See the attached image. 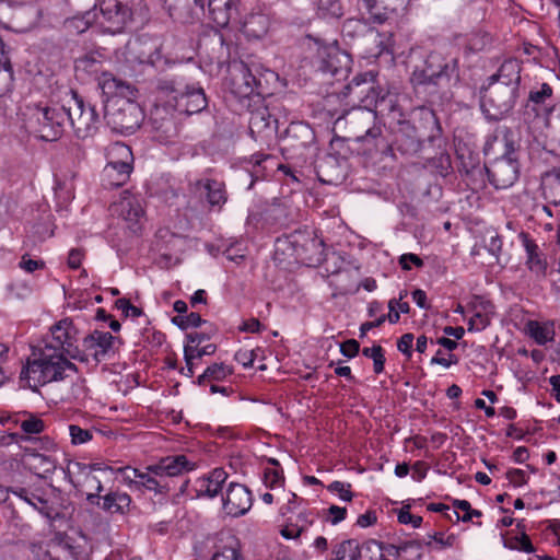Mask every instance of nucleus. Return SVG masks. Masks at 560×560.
<instances>
[{"label": "nucleus", "mask_w": 560, "mask_h": 560, "mask_svg": "<svg viewBox=\"0 0 560 560\" xmlns=\"http://www.w3.org/2000/svg\"><path fill=\"white\" fill-rule=\"evenodd\" d=\"M97 84L103 94L107 95L104 105V118L107 125L114 131L121 133L135 132L143 121V112L135 101L137 89L109 72H101Z\"/></svg>", "instance_id": "obj_1"}, {"label": "nucleus", "mask_w": 560, "mask_h": 560, "mask_svg": "<svg viewBox=\"0 0 560 560\" xmlns=\"http://www.w3.org/2000/svg\"><path fill=\"white\" fill-rule=\"evenodd\" d=\"M126 51L139 63L148 62L156 69L159 73L154 79V91L160 100H165L166 104L173 108V104L188 89L189 83L183 71L176 67V62L164 57L158 48L148 56H137V52H139L138 43L128 44Z\"/></svg>", "instance_id": "obj_2"}, {"label": "nucleus", "mask_w": 560, "mask_h": 560, "mask_svg": "<svg viewBox=\"0 0 560 560\" xmlns=\"http://www.w3.org/2000/svg\"><path fill=\"white\" fill-rule=\"evenodd\" d=\"M34 357L33 360H27L20 375L21 381L26 382L33 390L50 382L63 380L67 371H77L75 364L67 355L56 352L51 347L40 348L38 357L36 353Z\"/></svg>", "instance_id": "obj_3"}, {"label": "nucleus", "mask_w": 560, "mask_h": 560, "mask_svg": "<svg viewBox=\"0 0 560 560\" xmlns=\"http://www.w3.org/2000/svg\"><path fill=\"white\" fill-rule=\"evenodd\" d=\"M71 468L78 469V474L84 477V482L88 488L94 489L95 492L88 493V501L91 503H96L102 510L109 513H120L124 514L129 510L131 498L129 494L120 491H110L105 495H100L103 491V485L100 476L96 472L106 474L107 470H112V468H102L100 465H85L81 463H73L69 467V476L70 481L77 486L75 481L71 478L72 470Z\"/></svg>", "instance_id": "obj_4"}, {"label": "nucleus", "mask_w": 560, "mask_h": 560, "mask_svg": "<svg viewBox=\"0 0 560 560\" xmlns=\"http://www.w3.org/2000/svg\"><path fill=\"white\" fill-rule=\"evenodd\" d=\"M142 0H97L94 5L96 24L110 34L124 32L141 9Z\"/></svg>", "instance_id": "obj_5"}, {"label": "nucleus", "mask_w": 560, "mask_h": 560, "mask_svg": "<svg viewBox=\"0 0 560 560\" xmlns=\"http://www.w3.org/2000/svg\"><path fill=\"white\" fill-rule=\"evenodd\" d=\"M457 60L446 59L442 54L432 51L423 60L422 66L416 67L411 75L412 84L421 86H438L442 81H448L456 75Z\"/></svg>", "instance_id": "obj_6"}, {"label": "nucleus", "mask_w": 560, "mask_h": 560, "mask_svg": "<svg viewBox=\"0 0 560 560\" xmlns=\"http://www.w3.org/2000/svg\"><path fill=\"white\" fill-rule=\"evenodd\" d=\"M518 91L511 85L489 81L481 95V108L488 119L500 120L515 106Z\"/></svg>", "instance_id": "obj_7"}, {"label": "nucleus", "mask_w": 560, "mask_h": 560, "mask_svg": "<svg viewBox=\"0 0 560 560\" xmlns=\"http://www.w3.org/2000/svg\"><path fill=\"white\" fill-rule=\"evenodd\" d=\"M350 122L358 125L364 132L357 136V140L365 143L372 142L374 149L381 154V160L387 158L394 159V150L389 141L383 136V129L376 124L377 115L375 110L363 107L350 114Z\"/></svg>", "instance_id": "obj_8"}, {"label": "nucleus", "mask_w": 560, "mask_h": 560, "mask_svg": "<svg viewBox=\"0 0 560 560\" xmlns=\"http://www.w3.org/2000/svg\"><path fill=\"white\" fill-rule=\"evenodd\" d=\"M78 334V329L71 319H61L51 327L50 339L45 341L44 347H51L56 352L74 360L88 361V354H84L77 346Z\"/></svg>", "instance_id": "obj_9"}, {"label": "nucleus", "mask_w": 560, "mask_h": 560, "mask_svg": "<svg viewBox=\"0 0 560 560\" xmlns=\"http://www.w3.org/2000/svg\"><path fill=\"white\" fill-rule=\"evenodd\" d=\"M233 69V92L240 97H249L252 94L261 95L265 92L262 84L264 73L256 63L247 65L235 62Z\"/></svg>", "instance_id": "obj_10"}, {"label": "nucleus", "mask_w": 560, "mask_h": 560, "mask_svg": "<svg viewBox=\"0 0 560 560\" xmlns=\"http://www.w3.org/2000/svg\"><path fill=\"white\" fill-rule=\"evenodd\" d=\"M107 156L108 162L103 171L104 179H107L110 186H121L131 172L132 152L128 145L116 142L109 148Z\"/></svg>", "instance_id": "obj_11"}, {"label": "nucleus", "mask_w": 560, "mask_h": 560, "mask_svg": "<svg viewBox=\"0 0 560 560\" xmlns=\"http://www.w3.org/2000/svg\"><path fill=\"white\" fill-rule=\"evenodd\" d=\"M37 128L36 132L42 140L56 141L63 131L67 122L66 109L60 107H42L35 113Z\"/></svg>", "instance_id": "obj_12"}, {"label": "nucleus", "mask_w": 560, "mask_h": 560, "mask_svg": "<svg viewBox=\"0 0 560 560\" xmlns=\"http://www.w3.org/2000/svg\"><path fill=\"white\" fill-rule=\"evenodd\" d=\"M490 184L497 189H506L514 185L520 174L518 160L495 159L486 166Z\"/></svg>", "instance_id": "obj_13"}, {"label": "nucleus", "mask_w": 560, "mask_h": 560, "mask_svg": "<svg viewBox=\"0 0 560 560\" xmlns=\"http://www.w3.org/2000/svg\"><path fill=\"white\" fill-rule=\"evenodd\" d=\"M119 340L108 331L95 329L83 338V353L92 355L96 362L115 354Z\"/></svg>", "instance_id": "obj_14"}, {"label": "nucleus", "mask_w": 560, "mask_h": 560, "mask_svg": "<svg viewBox=\"0 0 560 560\" xmlns=\"http://www.w3.org/2000/svg\"><path fill=\"white\" fill-rule=\"evenodd\" d=\"M12 492L48 520H55L59 514L51 500L52 490L18 487Z\"/></svg>", "instance_id": "obj_15"}, {"label": "nucleus", "mask_w": 560, "mask_h": 560, "mask_svg": "<svg viewBox=\"0 0 560 560\" xmlns=\"http://www.w3.org/2000/svg\"><path fill=\"white\" fill-rule=\"evenodd\" d=\"M318 68L332 75L347 72L350 68V56L341 50L338 45L330 44L320 46L317 51Z\"/></svg>", "instance_id": "obj_16"}, {"label": "nucleus", "mask_w": 560, "mask_h": 560, "mask_svg": "<svg viewBox=\"0 0 560 560\" xmlns=\"http://www.w3.org/2000/svg\"><path fill=\"white\" fill-rule=\"evenodd\" d=\"M173 110L174 109L166 104V106L155 105L150 113L149 125L151 126V130L155 132L156 140L160 142H168L177 135Z\"/></svg>", "instance_id": "obj_17"}, {"label": "nucleus", "mask_w": 560, "mask_h": 560, "mask_svg": "<svg viewBox=\"0 0 560 560\" xmlns=\"http://www.w3.org/2000/svg\"><path fill=\"white\" fill-rule=\"evenodd\" d=\"M412 0H359L360 5L369 13L373 23L383 24L392 13H404Z\"/></svg>", "instance_id": "obj_18"}, {"label": "nucleus", "mask_w": 560, "mask_h": 560, "mask_svg": "<svg viewBox=\"0 0 560 560\" xmlns=\"http://www.w3.org/2000/svg\"><path fill=\"white\" fill-rule=\"evenodd\" d=\"M223 510L228 515L237 517L248 512L253 504L252 492L237 482H231L222 497Z\"/></svg>", "instance_id": "obj_19"}, {"label": "nucleus", "mask_w": 560, "mask_h": 560, "mask_svg": "<svg viewBox=\"0 0 560 560\" xmlns=\"http://www.w3.org/2000/svg\"><path fill=\"white\" fill-rule=\"evenodd\" d=\"M113 210L126 222H128V228L133 233H138L141 230L140 221L144 211L141 200L138 197L125 192L119 201L114 205Z\"/></svg>", "instance_id": "obj_20"}, {"label": "nucleus", "mask_w": 560, "mask_h": 560, "mask_svg": "<svg viewBox=\"0 0 560 560\" xmlns=\"http://www.w3.org/2000/svg\"><path fill=\"white\" fill-rule=\"evenodd\" d=\"M195 468V464L189 462L185 455H174L162 458L158 464L148 466L153 475L164 478L176 477L183 472L190 471Z\"/></svg>", "instance_id": "obj_21"}, {"label": "nucleus", "mask_w": 560, "mask_h": 560, "mask_svg": "<svg viewBox=\"0 0 560 560\" xmlns=\"http://www.w3.org/2000/svg\"><path fill=\"white\" fill-rule=\"evenodd\" d=\"M207 105L208 101L203 89L188 83V89H186L179 100L173 104V109L192 115L203 110Z\"/></svg>", "instance_id": "obj_22"}, {"label": "nucleus", "mask_w": 560, "mask_h": 560, "mask_svg": "<svg viewBox=\"0 0 560 560\" xmlns=\"http://www.w3.org/2000/svg\"><path fill=\"white\" fill-rule=\"evenodd\" d=\"M228 479V474L222 468L213 469L209 475L198 478L195 481L196 497H217Z\"/></svg>", "instance_id": "obj_23"}, {"label": "nucleus", "mask_w": 560, "mask_h": 560, "mask_svg": "<svg viewBox=\"0 0 560 560\" xmlns=\"http://www.w3.org/2000/svg\"><path fill=\"white\" fill-rule=\"evenodd\" d=\"M238 0H208L210 19L220 27L226 26L238 15Z\"/></svg>", "instance_id": "obj_24"}, {"label": "nucleus", "mask_w": 560, "mask_h": 560, "mask_svg": "<svg viewBox=\"0 0 560 560\" xmlns=\"http://www.w3.org/2000/svg\"><path fill=\"white\" fill-rule=\"evenodd\" d=\"M23 463L33 474L40 478H48L56 469V462L48 455L35 451H26Z\"/></svg>", "instance_id": "obj_25"}, {"label": "nucleus", "mask_w": 560, "mask_h": 560, "mask_svg": "<svg viewBox=\"0 0 560 560\" xmlns=\"http://www.w3.org/2000/svg\"><path fill=\"white\" fill-rule=\"evenodd\" d=\"M521 61L515 58H510L502 62L497 73L489 78V81L498 82V84L511 85L516 88L518 91L521 83Z\"/></svg>", "instance_id": "obj_26"}, {"label": "nucleus", "mask_w": 560, "mask_h": 560, "mask_svg": "<svg viewBox=\"0 0 560 560\" xmlns=\"http://www.w3.org/2000/svg\"><path fill=\"white\" fill-rule=\"evenodd\" d=\"M163 2L170 16L182 23H186L192 18L195 7H199L201 10L205 8L203 0H163Z\"/></svg>", "instance_id": "obj_27"}, {"label": "nucleus", "mask_w": 560, "mask_h": 560, "mask_svg": "<svg viewBox=\"0 0 560 560\" xmlns=\"http://www.w3.org/2000/svg\"><path fill=\"white\" fill-rule=\"evenodd\" d=\"M196 188L201 195L206 196L211 207L219 209L226 202L228 196L223 183L215 179H200L196 182Z\"/></svg>", "instance_id": "obj_28"}, {"label": "nucleus", "mask_w": 560, "mask_h": 560, "mask_svg": "<svg viewBox=\"0 0 560 560\" xmlns=\"http://www.w3.org/2000/svg\"><path fill=\"white\" fill-rule=\"evenodd\" d=\"M100 125V117L95 107L88 103L82 116L77 117L73 127L74 133L80 139H86L96 133Z\"/></svg>", "instance_id": "obj_29"}, {"label": "nucleus", "mask_w": 560, "mask_h": 560, "mask_svg": "<svg viewBox=\"0 0 560 560\" xmlns=\"http://www.w3.org/2000/svg\"><path fill=\"white\" fill-rule=\"evenodd\" d=\"M397 150L405 155H413L422 148V142L416 128L410 125L402 126L396 136Z\"/></svg>", "instance_id": "obj_30"}, {"label": "nucleus", "mask_w": 560, "mask_h": 560, "mask_svg": "<svg viewBox=\"0 0 560 560\" xmlns=\"http://www.w3.org/2000/svg\"><path fill=\"white\" fill-rule=\"evenodd\" d=\"M523 245L527 254L526 265L528 269L537 277H545L547 271V261L538 252L537 244L528 236V234H521Z\"/></svg>", "instance_id": "obj_31"}, {"label": "nucleus", "mask_w": 560, "mask_h": 560, "mask_svg": "<svg viewBox=\"0 0 560 560\" xmlns=\"http://www.w3.org/2000/svg\"><path fill=\"white\" fill-rule=\"evenodd\" d=\"M44 560H75L78 551L67 536L58 534L49 544Z\"/></svg>", "instance_id": "obj_32"}, {"label": "nucleus", "mask_w": 560, "mask_h": 560, "mask_svg": "<svg viewBox=\"0 0 560 560\" xmlns=\"http://www.w3.org/2000/svg\"><path fill=\"white\" fill-rule=\"evenodd\" d=\"M104 59L103 51L98 49L88 51L74 60L75 72L97 75L102 71Z\"/></svg>", "instance_id": "obj_33"}, {"label": "nucleus", "mask_w": 560, "mask_h": 560, "mask_svg": "<svg viewBox=\"0 0 560 560\" xmlns=\"http://www.w3.org/2000/svg\"><path fill=\"white\" fill-rule=\"evenodd\" d=\"M289 242L292 245H296L295 248L296 255L301 258L303 257V254L315 250L317 254L323 253L324 242L322 240H318L316 237H312L310 234L302 235L299 234H292L289 236Z\"/></svg>", "instance_id": "obj_34"}, {"label": "nucleus", "mask_w": 560, "mask_h": 560, "mask_svg": "<svg viewBox=\"0 0 560 560\" xmlns=\"http://www.w3.org/2000/svg\"><path fill=\"white\" fill-rule=\"evenodd\" d=\"M244 33L252 38L264 37L269 28V19L261 13H255L247 18L244 25Z\"/></svg>", "instance_id": "obj_35"}, {"label": "nucleus", "mask_w": 560, "mask_h": 560, "mask_svg": "<svg viewBox=\"0 0 560 560\" xmlns=\"http://www.w3.org/2000/svg\"><path fill=\"white\" fill-rule=\"evenodd\" d=\"M94 23H96V12L91 10L83 14L66 19L63 26L71 34H81Z\"/></svg>", "instance_id": "obj_36"}, {"label": "nucleus", "mask_w": 560, "mask_h": 560, "mask_svg": "<svg viewBox=\"0 0 560 560\" xmlns=\"http://www.w3.org/2000/svg\"><path fill=\"white\" fill-rule=\"evenodd\" d=\"M138 483V490L145 489L160 494L167 493L174 488L168 480H164V478L153 475L150 470L140 476Z\"/></svg>", "instance_id": "obj_37"}, {"label": "nucleus", "mask_w": 560, "mask_h": 560, "mask_svg": "<svg viewBox=\"0 0 560 560\" xmlns=\"http://www.w3.org/2000/svg\"><path fill=\"white\" fill-rule=\"evenodd\" d=\"M233 370L224 363H213L208 366L205 372L198 376L196 383L199 386L207 385L208 383L219 382L231 375Z\"/></svg>", "instance_id": "obj_38"}, {"label": "nucleus", "mask_w": 560, "mask_h": 560, "mask_svg": "<svg viewBox=\"0 0 560 560\" xmlns=\"http://www.w3.org/2000/svg\"><path fill=\"white\" fill-rule=\"evenodd\" d=\"M88 104L84 100L75 92L70 91V97L60 108L66 109L67 122L73 128L75 125L77 117L82 116V113L86 108Z\"/></svg>", "instance_id": "obj_39"}, {"label": "nucleus", "mask_w": 560, "mask_h": 560, "mask_svg": "<svg viewBox=\"0 0 560 560\" xmlns=\"http://www.w3.org/2000/svg\"><path fill=\"white\" fill-rule=\"evenodd\" d=\"M331 560H359L360 545L355 539H347L336 545L332 549Z\"/></svg>", "instance_id": "obj_40"}, {"label": "nucleus", "mask_w": 560, "mask_h": 560, "mask_svg": "<svg viewBox=\"0 0 560 560\" xmlns=\"http://www.w3.org/2000/svg\"><path fill=\"white\" fill-rule=\"evenodd\" d=\"M316 10L323 19H339L343 15L341 0H316Z\"/></svg>", "instance_id": "obj_41"}, {"label": "nucleus", "mask_w": 560, "mask_h": 560, "mask_svg": "<svg viewBox=\"0 0 560 560\" xmlns=\"http://www.w3.org/2000/svg\"><path fill=\"white\" fill-rule=\"evenodd\" d=\"M359 560H389L385 558L382 542L369 539L360 546Z\"/></svg>", "instance_id": "obj_42"}, {"label": "nucleus", "mask_w": 560, "mask_h": 560, "mask_svg": "<svg viewBox=\"0 0 560 560\" xmlns=\"http://www.w3.org/2000/svg\"><path fill=\"white\" fill-rule=\"evenodd\" d=\"M501 133V138L499 137V135L494 136V141L501 143L503 145V152L501 154V156H499L498 159H512V160H518L517 159V154H516V151H517V145L515 143V141L512 139V133L511 131L508 129V128H504L503 130L500 131Z\"/></svg>", "instance_id": "obj_43"}, {"label": "nucleus", "mask_w": 560, "mask_h": 560, "mask_svg": "<svg viewBox=\"0 0 560 560\" xmlns=\"http://www.w3.org/2000/svg\"><path fill=\"white\" fill-rule=\"evenodd\" d=\"M311 523L312 521L307 518L306 514L300 513L298 516V522L295 524H287L281 529V535L287 539L298 538Z\"/></svg>", "instance_id": "obj_44"}, {"label": "nucleus", "mask_w": 560, "mask_h": 560, "mask_svg": "<svg viewBox=\"0 0 560 560\" xmlns=\"http://www.w3.org/2000/svg\"><path fill=\"white\" fill-rule=\"evenodd\" d=\"M382 548L384 549L385 558L392 557L394 559H398L401 552H406L408 549H416L418 551L417 557H420L419 551L421 550V544L417 540L406 541L399 546L393 544H383Z\"/></svg>", "instance_id": "obj_45"}, {"label": "nucleus", "mask_w": 560, "mask_h": 560, "mask_svg": "<svg viewBox=\"0 0 560 560\" xmlns=\"http://www.w3.org/2000/svg\"><path fill=\"white\" fill-rule=\"evenodd\" d=\"M211 560H243L237 540L232 538L229 545L219 548L213 553Z\"/></svg>", "instance_id": "obj_46"}, {"label": "nucleus", "mask_w": 560, "mask_h": 560, "mask_svg": "<svg viewBox=\"0 0 560 560\" xmlns=\"http://www.w3.org/2000/svg\"><path fill=\"white\" fill-rule=\"evenodd\" d=\"M362 354L373 360L374 373L380 374L384 371L385 355L384 350L380 345H375L371 348H363Z\"/></svg>", "instance_id": "obj_47"}, {"label": "nucleus", "mask_w": 560, "mask_h": 560, "mask_svg": "<svg viewBox=\"0 0 560 560\" xmlns=\"http://www.w3.org/2000/svg\"><path fill=\"white\" fill-rule=\"evenodd\" d=\"M172 323L178 326L180 329L186 330L188 328H196L205 324L206 320L201 318L198 313H189L177 315L172 318Z\"/></svg>", "instance_id": "obj_48"}, {"label": "nucleus", "mask_w": 560, "mask_h": 560, "mask_svg": "<svg viewBox=\"0 0 560 560\" xmlns=\"http://www.w3.org/2000/svg\"><path fill=\"white\" fill-rule=\"evenodd\" d=\"M20 427L28 440L31 439L30 435L39 434L44 432L46 428L45 422L40 418L33 415H30L25 420H23Z\"/></svg>", "instance_id": "obj_49"}, {"label": "nucleus", "mask_w": 560, "mask_h": 560, "mask_svg": "<svg viewBox=\"0 0 560 560\" xmlns=\"http://www.w3.org/2000/svg\"><path fill=\"white\" fill-rule=\"evenodd\" d=\"M529 331L530 336L540 346H544L553 339V331L545 326H541L537 322H532L529 324Z\"/></svg>", "instance_id": "obj_50"}, {"label": "nucleus", "mask_w": 560, "mask_h": 560, "mask_svg": "<svg viewBox=\"0 0 560 560\" xmlns=\"http://www.w3.org/2000/svg\"><path fill=\"white\" fill-rule=\"evenodd\" d=\"M270 126V115L266 110H257L252 114L249 119V129L252 132H258Z\"/></svg>", "instance_id": "obj_51"}, {"label": "nucleus", "mask_w": 560, "mask_h": 560, "mask_svg": "<svg viewBox=\"0 0 560 560\" xmlns=\"http://www.w3.org/2000/svg\"><path fill=\"white\" fill-rule=\"evenodd\" d=\"M69 434L71 438V443L73 445H80L89 442L93 438V433L89 429H82L77 424L69 425Z\"/></svg>", "instance_id": "obj_52"}, {"label": "nucleus", "mask_w": 560, "mask_h": 560, "mask_svg": "<svg viewBox=\"0 0 560 560\" xmlns=\"http://www.w3.org/2000/svg\"><path fill=\"white\" fill-rule=\"evenodd\" d=\"M504 546L510 549H517L527 553H532L535 550L529 540V537L524 533L521 537L515 536L510 540H505Z\"/></svg>", "instance_id": "obj_53"}, {"label": "nucleus", "mask_w": 560, "mask_h": 560, "mask_svg": "<svg viewBox=\"0 0 560 560\" xmlns=\"http://www.w3.org/2000/svg\"><path fill=\"white\" fill-rule=\"evenodd\" d=\"M288 133L290 137L300 136L303 139V141H302L303 147H306L314 139L313 130L307 125H303V124L292 125L289 128Z\"/></svg>", "instance_id": "obj_54"}, {"label": "nucleus", "mask_w": 560, "mask_h": 560, "mask_svg": "<svg viewBox=\"0 0 560 560\" xmlns=\"http://www.w3.org/2000/svg\"><path fill=\"white\" fill-rule=\"evenodd\" d=\"M118 471L124 476V481L129 486L130 489H139L138 480L140 479V476H142V471L129 466L118 468Z\"/></svg>", "instance_id": "obj_55"}, {"label": "nucleus", "mask_w": 560, "mask_h": 560, "mask_svg": "<svg viewBox=\"0 0 560 560\" xmlns=\"http://www.w3.org/2000/svg\"><path fill=\"white\" fill-rule=\"evenodd\" d=\"M284 478L281 469L266 468L264 474V481L266 487L273 489L282 485Z\"/></svg>", "instance_id": "obj_56"}, {"label": "nucleus", "mask_w": 560, "mask_h": 560, "mask_svg": "<svg viewBox=\"0 0 560 560\" xmlns=\"http://www.w3.org/2000/svg\"><path fill=\"white\" fill-rule=\"evenodd\" d=\"M115 306L120 310L126 317H139L142 314L141 308L132 305L130 301L126 298H121L116 300Z\"/></svg>", "instance_id": "obj_57"}, {"label": "nucleus", "mask_w": 560, "mask_h": 560, "mask_svg": "<svg viewBox=\"0 0 560 560\" xmlns=\"http://www.w3.org/2000/svg\"><path fill=\"white\" fill-rule=\"evenodd\" d=\"M552 95V88L548 83H542L540 90L530 91L529 101L535 104H545L546 100Z\"/></svg>", "instance_id": "obj_58"}, {"label": "nucleus", "mask_w": 560, "mask_h": 560, "mask_svg": "<svg viewBox=\"0 0 560 560\" xmlns=\"http://www.w3.org/2000/svg\"><path fill=\"white\" fill-rule=\"evenodd\" d=\"M327 488L329 491L338 493L340 499L343 501L352 500L353 494L350 491V488H351L350 483H345L341 481H334Z\"/></svg>", "instance_id": "obj_59"}, {"label": "nucleus", "mask_w": 560, "mask_h": 560, "mask_svg": "<svg viewBox=\"0 0 560 560\" xmlns=\"http://www.w3.org/2000/svg\"><path fill=\"white\" fill-rule=\"evenodd\" d=\"M505 477L514 487H521L526 485L528 481L526 472L516 468L509 469L505 474Z\"/></svg>", "instance_id": "obj_60"}, {"label": "nucleus", "mask_w": 560, "mask_h": 560, "mask_svg": "<svg viewBox=\"0 0 560 560\" xmlns=\"http://www.w3.org/2000/svg\"><path fill=\"white\" fill-rule=\"evenodd\" d=\"M371 90H372L373 94L375 95L376 109H378L381 113H383L385 110L390 112L394 109V95L387 94V95L380 96L378 94L375 93L373 88H371Z\"/></svg>", "instance_id": "obj_61"}, {"label": "nucleus", "mask_w": 560, "mask_h": 560, "mask_svg": "<svg viewBox=\"0 0 560 560\" xmlns=\"http://www.w3.org/2000/svg\"><path fill=\"white\" fill-rule=\"evenodd\" d=\"M398 522L401 524H411L412 527H420L422 517L413 515L408 511V508H402L398 513Z\"/></svg>", "instance_id": "obj_62"}, {"label": "nucleus", "mask_w": 560, "mask_h": 560, "mask_svg": "<svg viewBox=\"0 0 560 560\" xmlns=\"http://www.w3.org/2000/svg\"><path fill=\"white\" fill-rule=\"evenodd\" d=\"M412 342H413V335L410 332H407L402 335L398 341H397V349L405 354L407 358H411L412 355Z\"/></svg>", "instance_id": "obj_63"}, {"label": "nucleus", "mask_w": 560, "mask_h": 560, "mask_svg": "<svg viewBox=\"0 0 560 560\" xmlns=\"http://www.w3.org/2000/svg\"><path fill=\"white\" fill-rule=\"evenodd\" d=\"M360 351V343L355 339H349L340 345V352L347 358H354Z\"/></svg>", "instance_id": "obj_64"}]
</instances>
